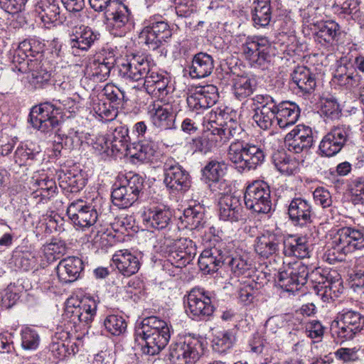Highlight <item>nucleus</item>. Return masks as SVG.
<instances>
[{"label": "nucleus", "instance_id": "16", "mask_svg": "<svg viewBox=\"0 0 364 364\" xmlns=\"http://www.w3.org/2000/svg\"><path fill=\"white\" fill-rule=\"evenodd\" d=\"M186 312L193 319L205 320L214 312L210 296L203 289H193L187 298Z\"/></svg>", "mask_w": 364, "mask_h": 364}, {"label": "nucleus", "instance_id": "57", "mask_svg": "<svg viewBox=\"0 0 364 364\" xmlns=\"http://www.w3.org/2000/svg\"><path fill=\"white\" fill-rule=\"evenodd\" d=\"M166 332H170L169 328L164 321L156 316H149L144 318L141 322V326L137 328L136 330L151 332L154 330L156 331H166Z\"/></svg>", "mask_w": 364, "mask_h": 364}, {"label": "nucleus", "instance_id": "62", "mask_svg": "<svg viewBox=\"0 0 364 364\" xmlns=\"http://www.w3.org/2000/svg\"><path fill=\"white\" fill-rule=\"evenodd\" d=\"M165 74L159 73L157 69L149 65V70L147 74H145L144 80V87L147 93H154V87L156 83L164 77Z\"/></svg>", "mask_w": 364, "mask_h": 364}, {"label": "nucleus", "instance_id": "38", "mask_svg": "<svg viewBox=\"0 0 364 364\" xmlns=\"http://www.w3.org/2000/svg\"><path fill=\"white\" fill-rule=\"evenodd\" d=\"M251 17L255 26H268L272 17L271 0H254L252 4Z\"/></svg>", "mask_w": 364, "mask_h": 364}, {"label": "nucleus", "instance_id": "55", "mask_svg": "<svg viewBox=\"0 0 364 364\" xmlns=\"http://www.w3.org/2000/svg\"><path fill=\"white\" fill-rule=\"evenodd\" d=\"M235 340L232 331H219L213 339V349L218 353H224L232 346Z\"/></svg>", "mask_w": 364, "mask_h": 364}, {"label": "nucleus", "instance_id": "17", "mask_svg": "<svg viewBox=\"0 0 364 364\" xmlns=\"http://www.w3.org/2000/svg\"><path fill=\"white\" fill-rule=\"evenodd\" d=\"M284 141L290 152L307 153L314 142L312 129L309 126L299 124L286 135Z\"/></svg>", "mask_w": 364, "mask_h": 364}, {"label": "nucleus", "instance_id": "27", "mask_svg": "<svg viewBox=\"0 0 364 364\" xmlns=\"http://www.w3.org/2000/svg\"><path fill=\"white\" fill-rule=\"evenodd\" d=\"M312 206L306 199L295 198L291 200L288 208L290 220L297 225L309 226L311 224Z\"/></svg>", "mask_w": 364, "mask_h": 364}, {"label": "nucleus", "instance_id": "54", "mask_svg": "<svg viewBox=\"0 0 364 364\" xmlns=\"http://www.w3.org/2000/svg\"><path fill=\"white\" fill-rule=\"evenodd\" d=\"M104 326L110 334L120 336L126 331L127 324L122 316L111 314L105 318Z\"/></svg>", "mask_w": 364, "mask_h": 364}, {"label": "nucleus", "instance_id": "22", "mask_svg": "<svg viewBox=\"0 0 364 364\" xmlns=\"http://www.w3.org/2000/svg\"><path fill=\"white\" fill-rule=\"evenodd\" d=\"M150 62L142 55H134L119 65V75L132 81L142 80L149 70Z\"/></svg>", "mask_w": 364, "mask_h": 364}, {"label": "nucleus", "instance_id": "45", "mask_svg": "<svg viewBox=\"0 0 364 364\" xmlns=\"http://www.w3.org/2000/svg\"><path fill=\"white\" fill-rule=\"evenodd\" d=\"M272 162L276 168L282 174L292 175L297 172L299 162L284 151H277L272 155Z\"/></svg>", "mask_w": 364, "mask_h": 364}, {"label": "nucleus", "instance_id": "15", "mask_svg": "<svg viewBox=\"0 0 364 364\" xmlns=\"http://www.w3.org/2000/svg\"><path fill=\"white\" fill-rule=\"evenodd\" d=\"M164 172V183L168 188L178 192H185L189 188V174L174 159L166 160Z\"/></svg>", "mask_w": 364, "mask_h": 364}, {"label": "nucleus", "instance_id": "51", "mask_svg": "<svg viewBox=\"0 0 364 364\" xmlns=\"http://www.w3.org/2000/svg\"><path fill=\"white\" fill-rule=\"evenodd\" d=\"M250 346L251 351L258 354L261 363L269 364L272 362L275 350L269 343L258 337L250 343Z\"/></svg>", "mask_w": 364, "mask_h": 364}, {"label": "nucleus", "instance_id": "25", "mask_svg": "<svg viewBox=\"0 0 364 364\" xmlns=\"http://www.w3.org/2000/svg\"><path fill=\"white\" fill-rule=\"evenodd\" d=\"M315 41L325 47L336 44L341 35L340 25L335 21H317L314 25Z\"/></svg>", "mask_w": 364, "mask_h": 364}, {"label": "nucleus", "instance_id": "24", "mask_svg": "<svg viewBox=\"0 0 364 364\" xmlns=\"http://www.w3.org/2000/svg\"><path fill=\"white\" fill-rule=\"evenodd\" d=\"M225 251V244L223 242L204 250L198 259L200 269L206 273L216 272L219 267L224 266Z\"/></svg>", "mask_w": 364, "mask_h": 364}, {"label": "nucleus", "instance_id": "10", "mask_svg": "<svg viewBox=\"0 0 364 364\" xmlns=\"http://www.w3.org/2000/svg\"><path fill=\"white\" fill-rule=\"evenodd\" d=\"M171 36L172 32L167 22L150 18L144 22V27L139 34V38L150 49L156 50Z\"/></svg>", "mask_w": 364, "mask_h": 364}, {"label": "nucleus", "instance_id": "32", "mask_svg": "<svg viewBox=\"0 0 364 364\" xmlns=\"http://www.w3.org/2000/svg\"><path fill=\"white\" fill-rule=\"evenodd\" d=\"M220 219L225 221L237 222L242 218V208L238 198L225 195L219 201Z\"/></svg>", "mask_w": 364, "mask_h": 364}, {"label": "nucleus", "instance_id": "58", "mask_svg": "<svg viewBox=\"0 0 364 364\" xmlns=\"http://www.w3.org/2000/svg\"><path fill=\"white\" fill-rule=\"evenodd\" d=\"M215 138L213 134H203V136L193 139L192 146L196 151L207 153L214 148L217 141Z\"/></svg>", "mask_w": 364, "mask_h": 364}, {"label": "nucleus", "instance_id": "29", "mask_svg": "<svg viewBox=\"0 0 364 364\" xmlns=\"http://www.w3.org/2000/svg\"><path fill=\"white\" fill-rule=\"evenodd\" d=\"M276 124L279 128H287L297 122L300 116V109L296 103L289 101L277 103L276 101Z\"/></svg>", "mask_w": 364, "mask_h": 364}, {"label": "nucleus", "instance_id": "40", "mask_svg": "<svg viewBox=\"0 0 364 364\" xmlns=\"http://www.w3.org/2000/svg\"><path fill=\"white\" fill-rule=\"evenodd\" d=\"M180 220L186 228L199 230L205 223L203 207L200 204L189 205L183 210Z\"/></svg>", "mask_w": 364, "mask_h": 364}, {"label": "nucleus", "instance_id": "63", "mask_svg": "<svg viewBox=\"0 0 364 364\" xmlns=\"http://www.w3.org/2000/svg\"><path fill=\"white\" fill-rule=\"evenodd\" d=\"M38 262L36 254L30 252H23L16 259V265L23 271L36 268Z\"/></svg>", "mask_w": 364, "mask_h": 364}, {"label": "nucleus", "instance_id": "23", "mask_svg": "<svg viewBox=\"0 0 364 364\" xmlns=\"http://www.w3.org/2000/svg\"><path fill=\"white\" fill-rule=\"evenodd\" d=\"M148 114L152 124L161 130L176 127V114L172 107L168 104L161 105L157 102L150 105L148 107Z\"/></svg>", "mask_w": 364, "mask_h": 364}, {"label": "nucleus", "instance_id": "46", "mask_svg": "<svg viewBox=\"0 0 364 364\" xmlns=\"http://www.w3.org/2000/svg\"><path fill=\"white\" fill-rule=\"evenodd\" d=\"M255 88V80L248 76H237L232 80V92L239 100L251 95Z\"/></svg>", "mask_w": 364, "mask_h": 364}, {"label": "nucleus", "instance_id": "8", "mask_svg": "<svg viewBox=\"0 0 364 364\" xmlns=\"http://www.w3.org/2000/svg\"><path fill=\"white\" fill-rule=\"evenodd\" d=\"M270 43L262 36L248 37L241 46V52L252 66L261 67L269 61Z\"/></svg>", "mask_w": 364, "mask_h": 364}, {"label": "nucleus", "instance_id": "59", "mask_svg": "<svg viewBox=\"0 0 364 364\" xmlns=\"http://www.w3.org/2000/svg\"><path fill=\"white\" fill-rule=\"evenodd\" d=\"M222 119L220 114L215 112H210L203 117V126L204 134H213L216 135L219 129L223 125L219 120Z\"/></svg>", "mask_w": 364, "mask_h": 364}, {"label": "nucleus", "instance_id": "60", "mask_svg": "<svg viewBox=\"0 0 364 364\" xmlns=\"http://www.w3.org/2000/svg\"><path fill=\"white\" fill-rule=\"evenodd\" d=\"M355 73H358L356 71V68L354 67V64L351 59L347 57H343L338 61L333 75V80L348 76V75H353Z\"/></svg>", "mask_w": 364, "mask_h": 364}, {"label": "nucleus", "instance_id": "2", "mask_svg": "<svg viewBox=\"0 0 364 364\" xmlns=\"http://www.w3.org/2000/svg\"><path fill=\"white\" fill-rule=\"evenodd\" d=\"M306 279V283L308 281L311 283L315 293L324 301L338 297L343 290L341 277L336 270L316 268L309 272L307 269Z\"/></svg>", "mask_w": 364, "mask_h": 364}, {"label": "nucleus", "instance_id": "49", "mask_svg": "<svg viewBox=\"0 0 364 364\" xmlns=\"http://www.w3.org/2000/svg\"><path fill=\"white\" fill-rule=\"evenodd\" d=\"M111 68L95 58L86 67L85 74L95 82L105 81L109 76Z\"/></svg>", "mask_w": 364, "mask_h": 364}, {"label": "nucleus", "instance_id": "11", "mask_svg": "<svg viewBox=\"0 0 364 364\" xmlns=\"http://www.w3.org/2000/svg\"><path fill=\"white\" fill-rule=\"evenodd\" d=\"M105 15L107 28L112 35L122 36L129 31L132 26L131 13L124 4L117 1L114 6L106 10Z\"/></svg>", "mask_w": 364, "mask_h": 364}, {"label": "nucleus", "instance_id": "44", "mask_svg": "<svg viewBox=\"0 0 364 364\" xmlns=\"http://www.w3.org/2000/svg\"><path fill=\"white\" fill-rule=\"evenodd\" d=\"M128 128L124 126H119L115 128L112 133V139H109L111 146V152L124 153L129 155V149L130 147Z\"/></svg>", "mask_w": 364, "mask_h": 364}, {"label": "nucleus", "instance_id": "5", "mask_svg": "<svg viewBox=\"0 0 364 364\" xmlns=\"http://www.w3.org/2000/svg\"><path fill=\"white\" fill-rule=\"evenodd\" d=\"M244 201L247 208L255 213H269L272 209V201L269 185L263 181L252 182L246 188Z\"/></svg>", "mask_w": 364, "mask_h": 364}, {"label": "nucleus", "instance_id": "7", "mask_svg": "<svg viewBox=\"0 0 364 364\" xmlns=\"http://www.w3.org/2000/svg\"><path fill=\"white\" fill-rule=\"evenodd\" d=\"M333 251L346 255L364 247V229L344 227L337 230L333 237ZM334 255V252H333Z\"/></svg>", "mask_w": 364, "mask_h": 364}, {"label": "nucleus", "instance_id": "4", "mask_svg": "<svg viewBox=\"0 0 364 364\" xmlns=\"http://www.w3.org/2000/svg\"><path fill=\"white\" fill-rule=\"evenodd\" d=\"M114 188L112 192V200L114 205L119 208L132 206L138 199L144 188V179L138 174L126 176L120 184Z\"/></svg>", "mask_w": 364, "mask_h": 364}, {"label": "nucleus", "instance_id": "20", "mask_svg": "<svg viewBox=\"0 0 364 364\" xmlns=\"http://www.w3.org/2000/svg\"><path fill=\"white\" fill-rule=\"evenodd\" d=\"M218 97L217 87L206 85L196 87L188 95L186 102L190 109L199 112L215 105Z\"/></svg>", "mask_w": 364, "mask_h": 364}, {"label": "nucleus", "instance_id": "28", "mask_svg": "<svg viewBox=\"0 0 364 364\" xmlns=\"http://www.w3.org/2000/svg\"><path fill=\"white\" fill-rule=\"evenodd\" d=\"M113 264L124 277L136 274L140 268L139 259L128 250H119L112 256Z\"/></svg>", "mask_w": 364, "mask_h": 364}, {"label": "nucleus", "instance_id": "18", "mask_svg": "<svg viewBox=\"0 0 364 364\" xmlns=\"http://www.w3.org/2000/svg\"><path fill=\"white\" fill-rule=\"evenodd\" d=\"M350 132L348 126L334 127L322 139L319 144L321 154L328 157L338 154L347 141Z\"/></svg>", "mask_w": 364, "mask_h": 364}, {"label": "nucleus", "instance_id": "48", "mask_svg": "<svg viewBox=\"0 0 364 364\" xmlns=\"http://www.w3.org/2000/svg\"><path fill=\"white\" fill-rule=\"evenodd\" d=\"M27 51L30 52V54L33 52L31 43L28 41L21 42L13 56V63L18 64L16 65V68L21 73L28 72L27 63H29L31 59L26 60L24 57L21 56L22 53L26 57H28V55L26 54ZM38 55L40 58L42 57L40 50L33 48V57Z\"/></svg>", "mask_w": 364, "mask_h": 364}, {"label": "nucleus", "instance_id": "26", "mask_svg": "<svg viewBox=\"0 0 364 364\" xmlns=\"http://www.w3.org/2000/svg\"><path fill=\"white\" fill-rule=\"evenodd\" d=\"M99 33L85 26L75 27L70 35V45L73 53L79 55V51H87L98 39Z\"/></svg>", "mask_w": 364, "mask_h": 364}, {"label": "nucleus", "instance_id": "33", "mask_svg": "<svg viewBox=\"0 0 364 364\" xmlns=\"http://www.w3.org/2000/svg\"><path fill=\"white\" fill-rule=\"evenodd\" d=\"M283 253L285 256L298 258L309 257L310 245L305 236H289L284 240Z\"/></svg>", "mask_w": 364, "mask_h": 364}, {"label": "nucleus", "instance_id": "41", "mask_svg": "<svg viewBox=\"0 0 364 364\" xmlns=\"http://www.w3.org/2000/svg\"><path fill=\"white\" fill-rule=\"evenodd\" d=\"M156 149L157 146L152 141L134 142L130 144L129 156L140 162H149L154 156Z\"/></svg>", "mask_w": 364, "mask_h": 364}, {"label": "nucleus", "instance_id": "61", "mask_svg": "<svg viewBox=\"0 0 364 364\" xmlns=\"http://www.w3.org/2000/svg\"><path fill=\"white\" fill-rule=\"evenodd\" d=\"M306 336L311 339L320 341L324 334L325 326L318 320H309L304 323Z\"/></svg>", "mask_w": 364, "mask_h": 364}, {"label": "nucleus", "instance_id": "64", "mask_svg": "<svg viewBox=\"0 0 364 364\" xmlns=\"http://www.w3.org/2000/svg\"><path fill=\"white\" fill-rule=\"evenodd\" d=\"M39 344L38 333L31 328H25L21 333V345L26 350H36Z\"/></svg>", "mask_w": 364, "mask_h": 364}, {"label": "nucleus", "instance_id": "1", "mask_svg": "<svg viewBox=\"0 0 364 364\" xmlns=\"http://www.w3.org/2000/svg\"><path fill=\"white\" fill-rule=\"evenodd\" d=\"M265 156L260 146L239 139L232 141L227 151L228 159L241 173L255 170L264 161Z\"/></svg>", "mask_w": 364, "mask_h": 364}, {"label": "nucleus", "instance_id": "31", "mask_svg": "<svg viewBox=\"0 0 364 364\" xmlns=\"http://www.w3.org/2000/svg\"><path fill=\"white\" fill-rule=\"evenodd\" d=\"M82 269L83 262L77 257H68L62 259L56 268L59 279L64 283L76 281Z\"/></svg>", "mask_w": 364, "mask_h": 364}, {"label": "nucleus", "instance_id": "21", "mask_svg": "<svg viewBox=\"0 0 364 364\" xmlns=\"http://www.w3.org/2000/svg\"><path fill=\"white\" fill-rule=\"evenodd\" d=\"M67 214L75 226L82 228L94 225L98 218V213L95 207L85 204L82 200L71 203L67 209Z\"/></svg>", "mask_w": 364, "mask_h": 364}, {"label": "nucleus", "instance_id": "39", "mask_svg": "<svg viewBox=\"0 0 364 364\" xmlns=\"http://www.w3.org/2000/svg\"><path fill=\"white\" fill-rule=\"evenodd\" d=\"M214 69L213 57L206 53H198L193 58L190 68L192 78H203L210 75Z\"/></svg>", "mask_w": 364, "mask_h": 364}, {"label": "nucleus", "instance_id": "9", "mask_svg": "<svg viewBox=\"0 0 364 364\" xmlns=\"http://www.w3.org/2000/svg\"><path fill=\"white\" fill-rule=\"evenodd\" d=\"M97 310L95 300L87 298L82 300L70 299L67 301L64 316L74 325L89 324L93 320Z\"/></svg>", "mask_w": 364, "mask_h": 364}, {"label": "nucleus", "instance_id": "34", "mask_svg": "<svg viewBox=\"0 0 364 364\" xmlns=\"http://www.w3.org/2000/svg\"><path fill=\"white\" fill-rule=\"evenodd\" d=\"M171 217V213L168 209L154 207L144 211L143 220L147 227L163 230L168 227Z\"/></svg>", "mask_w": 364, "mask_h": 364}, {"label": "nucleus", "instance_id": "52", "mask_svg": "<svg viewBox=\"0 0 364 364\" xmlns=\"http://www.w3.org/2000/svg\"><path fill=\"white\" fill-rule=\"evenodd\" d=\"M226 169L224 161L211 160L203 168V176L209 181L217 182L225 174Z\"/></svg>", "mask_w": 364, "mask_h": 364}, {"label": "nucleus", "instance_id": "56", "mask_svg": "<svg viewBox=\"0 0 364 364\" xmlns=\"http://www.w3.org/2000/svg\"><path fill=\"white\" fill-rule=\"evenodd\" d=\"M43 252L48 262L60 259L66 252V245L63 241L51 242L43 247Z\"/></svg>", "mask_w": 364, "mask_h": 364}, {"label": "nucleus", "instance_id": "35", "mask_svg": "<svg viewBox=\"0 0 364 364\" xmlns=\"http://www.w3.org/2000/svg\"><path fill=\"white\" fill-rule=\"evenodd\" d=\"M280 239L275 234L267 232L257 237L255 244V252L264 258L276 255L279 252Z\"/></svg>", "mask_w": 364, "mask_h": 364}, {"label": "nucleus", "instance_id": "30", "mask_svg": "<svg viewBox=\"0 0 364 364\" xmlns=\"http://www.w3.org/2000/svg\"><path fill=\"white\" fill-rule=\"evenodd\" d=\"M176 247L177 250L171 252L168 259L176 267L188 264L196 255V244L188 238H181Z\"/></svg>", "mask_w": 364, "mask_h": 364}, {"label": "nucleus", "instance_id": "47", "mask_svg": "<svg viewBox=\"0 0 364 364\" xmlns=\"http://www.w3.org/2000/svg\"><path fill=\"white\" fill-rule=\"evenodd\" d=\"M60 188L67 192L77 193L85 186V180L80 173H74L70 171L62 172L58 176Z\"/></svg>", "mask_w": 364, "mask_h": 364}, {"label": "nucleus", "instance_id": "19", "mask_svg": "<svg viewBox=\"0 0 364 364\" xmlns=\"http://www.w3.org/2000/svg\"><path fill=\"white\" fill-rule=\"evenodd\" d=\"M136 340L141 345L144 354L154 355L165 348L170 339V332L166 331L146 332L141 330L135 331Z\"/></svg>", "mask_w": 364, "mask_h": 364}, {"label": "nucleus", "instance_id": "42", "mask_svg": "<svg viewBox=\"0 0 364 364\" xmlns=\"http://www.w3.org/2000/svg\"><path fill=\"white\" fill-rule=\"evenodd\" d=\"M28 73H31L30 82L36 87H43L51 77L50 71L46 68L45 63L36 58L27 63Z\"/></svg>", "mask_w": 364, "mask_h": 364}, {"label": "nucleus", "instance_id": "12", "mask_svg": "<svg viewBox=\"0 0 364 364\" xmlns=\"http://www.w3.org/2000/svg\"><path fill=\"white\" fill-rule=\"evenodd\" d=\"M202 344L198 339L188 338L170 346L168 358L176 364H194L200 356Z\"/></svg>", "mask_w": 364, "mask_h": 364}, {"label": "nucleus", "instance_id": "43", "mask_svg": "<svg viewBox=\"0 0 364 364\" xmlns=\"http://www.w3.org/2000/svg\"><path fill=\"white\" fill-rule=\"evenodd\" d=\"M251 262L247 255H230L228 251H225L224 267L230 269L236 276L245 274L250 269Z\"/></svg>", "mask_w": 364, "mask_h": 364}, {"label": "nucleus", "instance_id": "13", "mask_svg": "<svg viewBox=\"0 0 364 364\" xmlns=\"http://www.w3.org/2000/svg\"><path fill=\"white\" fill-rule=\"evenodd\" d=\"M252 100L258 105L252 116L254 122L263 130L270 129L276 123V100L269 95H257Z\"/></svg>", "mask_w": 364, "mask_h": 364}, {"label": "nucleus", "instance_id": "3", "mask_svg": "<svg viewBox=\"0 0 364 364\" xmlns=\"http://www.w3.org/2000/svg\"><path fill=\"white\" fill-rule=\"evenodd\" d=\"M364 326V316L358 311L343 310L332 322L331 331L340 342L352 340Z\"/></svg>", "mask_w": 364, "mask_h": 364}, {"label": "nucleus", "instance_id": "53", "mask_svg": "<svg viewBox=\"0 0 364 364\" xmlns=\"http://www.w3.org/2000/svg\"><path fill=\"white\" fill-rule=\"evenodd\" d=\"M359 0H346L341 7V14L350 16L360 25L364 21V11L360 9Z\"/></svg>", "mask_w": 364, "mask_h": 364}, {"label": "nucleus", "instance_id": "50", "mask_svg": "<svg viewBox=\"0 0 364 364\" xmlns=\"http://www.w3.org/2000/svg\"><path fill=\"white\" fill-rule=\"evenodd\" d=\"M68 331L57 332L53 336L50 350L55 357L63 358L68 355L69 343H66L68 341Z\"/></svg>", "mask_w": 364, "mask_h": 364}, {"label": "nucleus", "instance_id": "36", "mask_svg": "<svg viewBox=\"0 0 364 364\" xmlns=\"http://www.w3.org/2000/svg\"><path fill=\"white\" fill-rule=\"evenodd\" d=\"M35 11L45 26H48L60 19V9L57 0H39Z\"/></svg>", "mask_w": 364, "mask_h": 364}, {"label": "nucleus", "instance_id": "37", "mask_svg": "<svg viewBox=\"0 0 364 364\" xmlns=\"http://www.w3.org/2000/svg\"><path fill=\"white\" fill-rule=\"evenodd\" d=\"M292 81L303 94H310L315 90V75L306 66L296 67L291 75Z\"/></svg>", "mask_w": 364, "mask_h": 364}, {"label": "nucleus", "instance_id": "14", "mask_svg": "<svg viewBox=\"0 0 364 364\" xmlns=\"http://www.w3.org/2000/svg\"><path fill=\"white\" fill-rule=\"evenodd\" d=\"M307 267L301 262H294L284 267L279 272V285L284 291L294 292L306 284Z\"/></svg>", "mask_w": 364, "mask_h": 364}, {"label": "nucleus", "instance_id": "6", "mask_svg": "<svg viewBox=\"0 0 364 364\" xmlns=\"http://www.w3.org/2000/svg\"><path fill=\"white\" fill-rule=\"evenodd\" d=\"M60 109L56 104L48 102L34 106L29 114V122L35 129L43 133H49L59 124L57 115Z\"/></svg>", "mask_w": 364, "mask_h": 364}]
</instances>
